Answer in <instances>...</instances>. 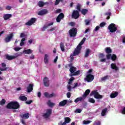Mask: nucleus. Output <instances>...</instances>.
I'll return each mask as SVG.
<instances>
[{"label":"nucleus","instance_id":"ea45409f","mask_svg":"<svg viewBox=\"0 0 125 125\" xmlns=\"http://www.w3.org/2000/svg\"><path fill=\"white\" fill-rule=\"evenodd\" d=\"M38 5L39 7H43V6L44 5V3L42 1H40L38 2Z\"/></svg>","mask_w":125,"mask_h":125},{"label":"nucleus","instance_id":"b1692460","mask_svg":"<svg viewBox=\"0 0 125 125\" xmlns=\"http://www.w3.org/2000/svg\"><path fill=\"white\" fill-rule=\"evenodd\" d=\"M23 52L24 54H31V53H33V50H31V49H28L23 50Z\"/></svg>","mask_w":125,"mask_h":125},{"label":"nucleus","instance_id":"5fc2aeb1","mask_svg":"<svg viewBox=\"0 0 125 125\" xmlns=\"http://www.w3.org/2000/svg\"><path fill=\"white\" fill-rule=\"evenodd\" d=\"M105 25H106V22H103L100 23V26L101 27H103Z\"/></svg>","mask_w":125,"mask_h":125},{"label":"nucleus","instance_id":"f704fd0d","mask_svg":"<svg viewBox=\"0 0 125 125\" xmlns=\"http://www.w3.org/2000/svg\"><path fill=\"white\" fill-rule=\"evenodd\" d=\"M89 52H90V50L89 49H87L84 55V57L86 58V57H88L89 56Z\"/></svg>","mask_w":125,"mask_h":125},{"label":"nucleus","instance_id":"473e14b6","mask_svg":"<svg viewBox=\"0 0 125 125\" xmlns=\"http://www.w3.org/2000/svg\"><path fill=\"white\" fill-rule=\"evenodd\" d=\"M71 122V119L69 117H65L64 118V122L63 123H65V125H67V124H69Z\"/></svg>","mask_w":125,"mask_h":125},{"label":"nucleus","instance_id":"39448f33","mask_svg":"<svg viewBox=\"0 0 125 125\" xmlns=\"http://www.w3.org/2000/svg\"><path fill=\"white\" fill-rule=\"evenodd\" d=\"M78 29L76 28H72L69 31V34L71 38H75L77 36Z\"/></svg>","mask_w":125,"mask_h":125},{"label":"nucleus","instance_id":"4be33fe9","mask_svg":"<svg viewBox=\"0 0 125 125\" xmlns=\"http://www.w3.org/2000/svg\"><path fill=\"white\" fill-rule=\"evenodd\" d=\"M1 66L2 68H0V71H6L8 69V67H6V64H5V63L2 62L1 63Z\"/></svg>","mask_w":125,"mask_h":125},{"label":"nucleus","instance_id":"393cba45","mask_svg":"<svg viewBox=\"0 0 125 125\" xmlns=\"http://www.w3.org/2000/svg\"><path fill=\"white\" fill-rule=\"evenodd\" d=\"M89 93H90V90L87 89L85 90V92L84 93L82 96L83 98H85L86 96H87V95L89 94Z\"/></svg>","mask_w":125,"mask_h":125},{"label":"nucleus","instance_id":"20e7f679","mask_svg":"<svg viewBox=\"0 0 125 125\" xmlns=\"http://www.w3.org/2000/svg\"><path fill=\"white\" fill-rule=\"evenodd\" d=\"M52 114V109L48 108L46 109V112L44 113L42 115V117L44 119H48Z\"/></svg>","mask_w":125,"mask_h":125},{"label":"nucleus","instance_id":"9b49d317","mask_svg":"<svg viewBox=\"0 0 125 125\" xmlns=\"http://www.w3.org/2000/svg\"><path fill=\"white\" fill-rule=\"evenodd\" d=\"M13 33H11L9 35H8L5 39H4V41L5 42H9L10 41H11V39H13Z\"/></svg>","mask_w":125,"mask_h":125},{"label":"nucleus","instance_id":"f257e3e1","mask_svg":"<svg viewBox=\"0 0 125 125\" xmlns=\"http://www.w3.org/2000/svg\"><path fill=\"white\" fill-rule=\"evenodd\" d=\"M6 108L7 109H13L15 110L20 108V104L17 102H11L7 104Z\"/></svg>","mask_w":125,"mask_h":125},{"label":"nucleus","instance_id":"72a5a7b5","mask_svg":"<svg viewBox=\"0 0 125 125\" xmlns=\"http://www.w3.org/2000/svg\"><path fill=\"white\" fill-rule=\"evenodd\" d=\"M118 58L117 57V55H116V54H113L112 55H111V59L112 61H116V60H117V59Z\"/></svg>","mask_w":125,"mask_h":125},{"label":"nucleus","instance_id":"864d4df0","mask_svg":"<svg viewBox=\"0 0 125 125\" xmlns=\"http://www.w3.org/2000/svg\"><path fill=\"white\" fill-rule=\"evenodd\" d=\"M83 44V42L81 41V42L79 43L77 47H80V48H82V45Z\"/></svg>","mask_w":125,"mask_h":125},{"label":"nucleus","instance_id":"2f4dec72","mask_svg":"<svg viewBox=\"0 0 125 125\" xmlns=\"http://www.w3.org/2000/svg\"><path fill=\"white\" fill-rule=\"evenodd\" d=\"M20 99L21 100V101H27V98L25 96H20L19 97Z\"/></svg>","mask_w":125,"mask_h":125},{"label":"nucleus","instance_id":"4468645a","mask_svg":"<svg viewBox=\"0 0 125 125\" xmlns=\"http://www.w3.org/2000/svg\"><path fill=\"white\" fill-rule=\"evenodd\" d=\"M47 13H48V11L45 9H43L38 12V15L42 16V15H45V14H47Z\"/></svg>","mask_w":125,"mask_h":125},{"label":"nucleus","instance_id":"0e129e2a","mask_svg":"<svg viewBox=\"0 0 125 125\" xmlns=\"http://www.w3.org/2000/svg\"><path fill=\"white\" fill-rule=\"evenodd\" d=\"M14 49L16 51H19V50H20V49H21V48H20V47H15L14 48Z\"/></svg>","mask_w":125,"mask_h":125},{"label":"nucleus","instance_id":"c756f323","mask_svg":"<svg viewBox=\"0 0 125 125\" xmlns=\"http://www.w3.org/2000/svg\"><path fill=\"white\" fill-rule=\"evenodd\" d=\"M108 110V109L107 108H105L104 109L102 110V112H101V115L103 117H104L105 115H106V113H107V111Z\"/></svg>","mask_w":125,"mask_h":125},{"label":"nucleus","instance_id":"e433bc0d","mask_svg":"<svg viewBox=\"0 0 125 125\" xmlns=\"http://www.w3.org/2000/svg\"><path fill=\"white\" fill-rule=\"evenodd\" d=\"M109 78H110V76L106 75V76L102 78L101 81H102V82H105V81H106V80L109 79Z\"/></svg>","mask_w":125,"mask_h":125},{"label":"nucleus","instance_id":"8fccbe9b","mask_svg":"<svg viewBox=\"0 0 125 125\" xmlns=\"http://www.w3.org/2000/svg\"><path fill=\"white\" fill-rule=\"evenodd\" d=\"M85 25H89V23H90V21L89 20H85L84 21Z\"/></svg>","mask_w":125,"mask_h":125},{"label":"nucleus","instance_id":"f03ea898","mask_svg":"<svg viewBox=\"0 0 125 125\" xmlns=\"http://www.w3.org/2000/svg\"><path fill=\"white\" fill-rule=\"evenodd\" d=\"M77 71V68L75 66H73V67H71L69 69V72L71 73L69 74L70 77H73V76H78V75H80V71L78 70Z\"/></svg>","mask_w":125,"mask_h":125},{"label":"nucleus","instance_id":"6ab92c4d","mask_svg":"<svg viewBox=\"0 0 125 125\" xmlns=\"http://www.w3.org/2000/svg\"><path fill=\"white\" fill-rule=\"evenodd\" d=\"M53 24H54V22H52L50 23H48L47 25H44L42 29V31L43 32L44 31V30H46V29H47V28H48V27H49V26H52V25H53Z\"/></svg>","mask_w":125,"mask_h":125},{"label":"nucleus","instance_id":"338daca9","mask_svg":"<svg viewBox=\"0 0 125 125\" xmlns=\"http://www.w3.org/2000/svg\"><path fill=\"white\" fill-rule=\"evenodd\" d=\"M6 9L7 10H10V9H11V6H6Z\"/></svg>","mask_w":125,"mask_h":125},{"label":"nucleus","instance_id":"a18cd8bd","mask_svg":"<svg viewBox=\"0 0 125 125\" xmlns=\"http://www.w3.org/2000/svg\"><path fill=\"white\" fill-rule=\"evenodd\" d=\"M75 80V78L73 77H72L71 78H70L69 82H68V84H71L73 81Z\"/></svg>","mask_w":125,"mask_h":125},{"label":"nucleus","instance_id":"58836bf2","mask_svg":"<svg viewBox=\"0 0 125 125\" xmlns=\"http://www.w3.org/2000/svg\"><path fill=\"white\" fill-rule=\"evenodd\" d=\"M83 97L77 98L76 99H75L74 100V102L75 103H78V102H79V101H82L83 100Z\"/></svg>","mask_w":125,"mask_h":125},{"label":"nucleus","instance_id":"680f3d73","mask_svg":"<svg viewBox=\"0 0 125 125\" xmlns=\"http://www.w3.org/2000/svg\"><path fill=\"white\" fill-rule=\"evenodd\" d=\"M99 29H100V26H97L95 29H94V31H95V32H97V31H98L99 30Z\"/></svg>","mask_w":125,"mask_h":125},{"label":"nucleus","instance_id":"a19ab883","mask_svg":"<svg viewBox=\"0 0 125 125\" xmlns=\"http://www.w3.org/2000/svg\"><path fill=\"white\" fill-rule=\"evenodd\" d=\"M57 17L60 18L62 20V19H63L64 17V14L63 13H61Z\"/></svg>","mask_w":125,"mask_h":125},{"label":"nucleus","instance_id":"5701e85b","mask_svg":"<svg viewBox=\"0 0 125 125\" xmlns=\"http://www.w3.org/2000/svg\"><path fill=\"white\" fill-rule=\"evenodd\" d=\"M119 95V92L116 91L115 93H112L110 94V98H115Z\"/></svg>","mask_w":125,"mask_h":125},{"label":"nucleus","instance_id":"6e6d98bb","mask_svg":"<svg viewBox=\"0 0 125 125\" xmlns=\"http://www.w3.org/2000/svg\"><path fill=\"white\" fill-rule=\"evenodd\" d=\"M75 113H82V110L81 109L78 108L76 109Z\"/></svg>","mask_w":125,"mask_h":125},{"label":"nucleus","instance_id":"774afa93","mask_svg":"<svg viewBox=\"0 0 125 125\" xmlns=\"http://www.w3.org/2000/svg\"><path fill=\"white\" fill-rule=\"evenodd\" d=\"M122 113L123 114V115H125V107H124L123 108V109H122Z\"/></svg>","mask_w":125,"mask_h":125},{"label":"nucleus","instance_id":"13d9d810","mask_svg":"<svg viewBox=\"0 0 125 125\" xmlns=\"http://www.w3.org/2000/svg\"><path fill=\"white\" fill-rule=\"evenodd\" d=\"M62 12V10L60 9H58L56 10V13H61Z\"/></svg>","mask_w":125,"mask_h":125},{"label":"nucleus","instance_id":"7ed1b4c3","mask_svg":"<svg viewBox=\"0 0 125 125\" xmlns=\"http://www.w3.org/2000/svg\"><path fill=\"white\" fill-rule=\"evenodd\" d=\"M92 95H94V97L96 98V99H102V98H103V96L99 94L97 90L92 91L90 94V96H92Z\"/></svg>","mask_w":125,"mask_h":125},{"label":"nucleus","instance_id":"cd10ccee","mask_svg":"<svg viewBox=\"0 0 125 125\" xmlns=\"http://www.w3.org/2000/svg\"><path fill=\"white\" fill-rule=\"evenodd\" d=\"M81 13L83 15H86L87 13L88 12V10L86 9H82L81 11Z\"/></svg>","mask_w":125,"mask_h":125},{"label":"nucleus","instance_id":"a878e982","mask_svg":"<svg viewBox=\"0 0 125 125\" xmlns=\"http://www.w3.org/2000/svg\"><path fill=\"white\" fill-rule=\"evenodd\" d=\"M47 104L48 105V106H49V107H51L55 106V103H51V101H50V100H49L48 101V102L47 103Z\"/></svg>","mask_w":125,"mask_h":125},{"label":"nucleus","instance_id":"dca6fc26","mask_svg":"<svg viewBox=\"0 0 125 125\" xmlns=\"http://www.w3.org/2000/svg\"><path fill=\"white\" fill-rule=\"evenodd\" d=\"M44 95L45 97H46V98H51L54 96V93H52L51 94H49L48 92H45L44 93Z\"/></svg>","mask_w":125,"mask_h":125},{"label":"nucleus","instance_id":"7c9ffc66","mask_svg":"<svg viewBox=\"0 0 125 125\" xmlns=\"http://www.w3.org/2000/svg\"><path fill=\"white\" fill-rule=\"evenodd\" d=\"M105 50L106 53H107V54H111V53L112 52V49H111V48L108 47L105 48Z\"/></svg>","mask_w":125,"mask_h":125},{"label":"nucleus","instance_id":"a211bd4d","mask_svg":"<svg viewBox=\"0 0 125 125\" xmlns=\"http://www.w3.org/2000/svg\"><path fill=\"white\" fill-rule=\"evenodd\" d=\"M11 17H12V15L9 14H4L3 16L4 20H8Z\"/></svg>","mask_w":125,"mask_h":125},{"label":"nucleus","instance_id":"09e8293b","mask_svg":"<svg viewBox=\"0 0 125 125\" xmlns=\"http://www.w3.org/2000/svg\"><path fill=\"white\" fill-rule=\"evenodd\" d=\"M61 1H62V0H56L55 2V5H58Z\"/></svg>","mask_w":125,"mask_h":125},{"label":"nucleus","instance_id":"aec40b11","mask_svg":"<svg viewBox=\"0 0 125 125\" xmlns=\"http://www.w3.org/2000/svg\"><path fill=\"white\" fill-rule=\"evenodd\" d=\"M20 117L22 118V119H29V117H30V114L29 113H25V114H21L20 115Z\"/></svg>","mask_w":125,"mask_h":125},{"label":"nucleus","instance_id":"4d7b16f0","mask_svg":"<svg viewBox=\"0 0 125 125\" xmlns=\"http://www.w3.org/2000/svg\"><path fill=\"white\" fill-rule=\"evenodd\" d=\"M61 19L59 18L58 17H57L56 18V21L58 22V23H60L61 21Z\"/></svg>","mask_w":125,"mask_h":125},{"label":"nucleus","instance_id":"4c0bfd02","mask_svg":"<svg viewBox=\"0 0 125 125\" xmlns=\"http://www.w3.org/2000/svg\"><path fill=\"white\" fill-rule=\"evenodd\" d=\"M25 41H26V39L25 38H23L21 39V42L20 44V46H23V45L25 44V42H25Z\"/></svg>","mask_w":125,"mask_h":125},{"label":"nucleus","instance_id":"603ef678","mask_svg":"<svg viewBox=\"0 0 125 125\" xmlns=\"http://www.w3.org/2000/svg\"><path fill=\"white\" fill-rule=\"evenodd\" d=\"M111 54H108L106 55V58L107 59H108L109 60V59H111Z\"/></svg>","mask_w":125,"mask_h":125},{"label":"nucleus","instance_id":"052dcab7","mask_svg":"<svg viewBox=\"0 0 125 125\" xmlns=\"http://www.w3.org/2000/svg\"><path fill=\"white\" fill-rule=\"evenodd\" d=\"M66 96L67 98H70L71 97V92H67L66 94Z\"/></svg>","mask_w":125,"mask_h":125},{"label":"nucleus","instance_id":"423d86ee","mask_svg":"<svg viewBox=\"0 0 125 125\" xmlns=\"http://www.w3.org/2000/svg\"><path fill=\"white\" fill-rule=\"evenodd\" d=\"M108 30L110 33H115L118 30V28L116 27L115 23H111L108 27Z\"/></svg>","mask_w":125,"mask_h":125},{"label":"nucleus","instance_id":"c03bdc74","mask_svg":"<svg viewBox=\"0 0 125 125\" xmlns=\"http://www.w3.org/2000/svg\"><path fill=\"white\" fill-rule=\"evenodd\" d=\"M5 102H6V101L4 99H2V100L0 101V105H1L2 106V105H4V104H5Z\"/></svg>","mask_w":125,"mask_h":125},{"label":"nucleus","instance_id":"de8ad7c7","mask_svg":"<svg viewBox=\"0 0 125 125\" xmlns=\"http://www.w3.org/2000/svg\"><path fill=\"white\" fill-rule=\"evenodd\" d=\"M81 7H82V5L81 4L78 3L77 5V10L81 11Z\"/></svg>","mask_w":125,"mask_h":125},{"label":"nucleus","instance_id":"79ce46f5","mask_svg":"<svg viewBox=\"0 0 125 125\" xmlns=\"http://www.w3.org/2000/svg\"><path fill=\"white\" fill-rule=\"evenodd\" d=\"M88 101L89 102H90V103H92L93 104H94V103H95V100H94L92 98H89Z\"/></svg>","mask_w":125,"mask_h":125},{"label":"nucleus","instance_id":"0eeeda50","mask_svg":"<svg viewBox=\"0 0 125 125\" xmlns=\"http://www.w3.org/2000/svg\"><path fill=\"white\" fill-rule=\"evenodd\" d=\"M93 80H94V76L92 74H87L84 78V81H86L87 83H91Z\"/></svg>","mask_w":125,"mask_h":125},{"label":"nucleus","instance_id":"1a4fd4ad","mask_svg":"<svg viewBox=\"0 0 125 125\" xmlns=\"http://www.w3.org/2000/svg\"><path fill=\"white\" fill-rule=\"evenodd\" d=\"M37 21V19L35 18H32L30 20H29L28 21H27L25 25L27 26H32L34 23H36V21Z\"/></svg>","mask_w":125,"mask_h":125},{"label":"nucleus","instance_id":"6e6552de","mask_svg":"<svg viewBox=\"0 0 125 125\" xmlns=\"http://www.w3.org/2000/svg\"><path fill=\"white\" fill-rule=\"evenodd\" d=\"M20 55L19 53L15 54V56H9L8 54H7L6 55V59H7V60H13V59L17 58Z\"/></svg>","mask_w":125,"mask_h":125},{"label":"nucleus","instance_id":"ddd939ff","mask_svg":"<svg viewBox=\"0 0 125 125\" xmlns=\"http://www.w3.org/2000/svg\"><path fill=\"white\" fill-rule=\"evenodd\" d=\"M43 83L44 86H49V80H48V78L44 77L43 80Z\"/></svg>","mask_w":125,"mask_h":125},{"label":"nucleus","instance_id":"69168bd1","mask_svg":"<svg viewBox=\"0 0 125 125\" xmlns=\"http://www.w3.org/2000/svg\"><path fill=\"white\" fill-rule=\"evenodd\" d=\"M26 35H25V33H21V36H20V37L21 38H24V37H25Z\"/></svg>","mask_w":125,"mask_h":125},{"label":"nucleus","instance_id":"49530a36","mask_svg":"<svg viewBox=\"0 0 125 125\" xmlns=\"http://www.w3.org/2000/svg\"><path fill=\"white\" fill-rule=\"evenodd\" d=\"M91 123V121H89V120H87V121L84 120L83 121V124L84 125H88V124H90Z\"/></svg>","mask_w":125,"mask_h":125},{"label":"nucleus","instance_id":"c9c22d12","mask_svg":"<svg viewBox=\"0 0 125 125\" xmlns=\"http://www.w3.org/2000/svg\"><path fill=\"white\" fill-rule=\"evenodd\" d=\"M60 48L62 51H65V45H64V43L61 42Z\"/></svg>","mask_w":125,"mask_h":125},{"label":"nucleus","instance_id":"bb28decb","mask_svg":"<svg viewBox=\"0 0 125 125\" xmlns=\"http://www.w3.org/2000/svg\"><path fill=\"white\" fill-rule=\"evenodd\" d=\"M44 62L45 64H48V55L45 54L44 58Z\"/></svg>","mask_w":125,"mask_h":125},{"label":"nucleus","instance_id":"bf43d9fd","mask_svg":"<svg viewBox=\"0 0 125 125\" xmlns=\"http://www.w3.org/2000/svg\"><path fill=\"white\" fill-rule=\"evenodd\" d=\"M74 54H73V55H70V61L71 62H72V61H73L74 60Z\"/></svg>","mask_w":125,"mask_h":125},{"label":"nucleus","instance_id":"37998d69","mask_svg":"<svg viewBox=\"0 0 125 125\" xmlns=\"http://www.w3.org/2000/svg\"><path fill=\"white\" fill-rule=\"evenodd\" d=\"M58 125H67L65 123H64L62 120L59 121L58 123Z\"/></svg>","mask_w":125,"mask_h":125},{"label":"nucleus","instance_id":"c85d7f7f","mask_svg":"<svg viewBox=\"0 0 125 125\" xmlns=\"http://www.w3.org/2000/svg\"><path fill=\"white\" fill-rule=\"evenodd\" d=\"M104 15H105V16H107L106 17V19H107V20H109V19H110V16H111V15H112V13H111L110 12H107L106 13H104Z\"/></svg>","mask_w":125,"mask_h":125},{"label":"nucleus","instance_id":"3c124183","mask_svg":"<svg viewBox=\"0 0 125 125\" xmlns=\"http://www.w3.org/2000/svg\"><path fill=\"white\" fill-rule=\"evenodd\" d=\"M25 103L26 104H28V105H30V104H31V103H33V100H30V101H26Z\"/></svg>","mask_w":125,"mask_h":125},{"label":"nucleus","instance_id":"e2e57ef3","mask_svg":"<svg viewBox=\"0 0 125 125\" xmlns=\"http://www.w3.org/2000/svg\"><path fill=\"white\" fill-rule=\"evenodd\" d=\"M69 24L70 26H72V27H74V26H75V25H76V23L74 22H69Z\"/></svg>","mask_w":125,"mask_h":125},{"label":"nucleus","instance_id":"9d476101","mask_svg":"<svg viewBox=\"0 0 125 125\" xmlns=\"http://www.w3.org/2000/svg\"><path fill=\"white\" fill-rule=\"evenodd\" d=\"M72 18H74V19H78V18L80 17V13H79V11L74 10L72 13Z\"/></svg>","mask_w":125,"mask_h":125},{"label":"nucleus","instance_id":"2eb2a0df","mask_svg":"<svg viewBox=\"0 0 125 125\" xmlns=\"http://www.w3.org/2000/svg\"><path fill=\"white\" fill-rule=\"evenodd\" d=\"M33 87H34V84H29L27 87V92H28V93L32 92V91H33Z\"/></svg>","mask_w":125,"mask_h":125},{"label":"nucleus","instance_id":"412c9836","mask_svg":"<svg viewBox=\"0 0 125 125\" xmlns=\"http://www.w3.org/2000/svg\"><path fill=\"white\" fill-rule=\"evenodd\" d=\"M111 69H112V70H115V71H119V67L117 66V64L116 63H111Z\"/></svg>","mask_w":125,"mask_h":125},{"label":"nucleus","instance_id":"f8f14e48","mask_svg":"<svg viewBox=\"0 0 125 125\" xmlns=\"http://www.w3.org/2000/svg\"><path fill=\"white\" fill-rule=\"evenodd\" d=\"M81 49L82 48L77 46L76 48H75L74 50V52H73V56H76V55H79L80 53H81Z\"/></svg>","mask_w":125,"mask_h":125},{"label":"nucleus","instance_id":"f3484780","mask_svg":"<svg viewBox=\"0 0 125 125\" xmlns=\"http://www.w3.org/2000/svg\"><path fill=\"white\" fill-rule=\"evenodd\" d=\"M67 103H68L67 100H64L59 103V106H60V107H64V106H65V105H66Z\"/></svg>","mask_w":125,"mask_h":125}]
</instances>
